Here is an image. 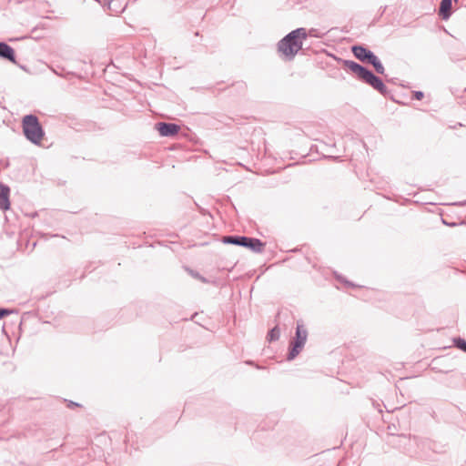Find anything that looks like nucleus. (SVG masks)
<instances>
[{
    "label": "nucleus",
    "mask_w": 466,
    "mask_h": 466,
    "mask_svg": "<svg viewBox=\"0 0 466 466\" xmlns=\"http://www.w3.org/2000/svg\"><path fill=\"white\" fill-rule=\"evenodd\" d=\"M308 37L306 28L299 27L286 35L278 43V52L287 61L294 59L295 56L302 48L303 41Z\"/></svg>",
    "instance_id": "1"
},
{
    "label": "nucleus",
    "mask_w": 466,
    "mask_h": 466,
    "mask_svg": "<svg viewBox=\"0 0 466 466\" xmlns=\"http://www.w3.org/2000/svg\"><path fill=\"white\" fill-rule=\"evenodd\" d=\"M343 66L350 70L358 80L370 86L381 95L387 94L388 88L383 81L367 67L352 60H343Z\"/></svg>",
    "instance_id": "2"
},
{
    "label": "nucleus",
    "mask_w": 466,
    "mask_h": 466,
    "mask_svg": "<svg viewBox=\"0 0 466 466\" xmlns=\"http://www.w3.org/2000/svg\"><path fill=\"white\" fill-rule=\"evenodd\" d=\"M22 129L25 138L34 145H40L45 130L36 116L29 114L22 118Z\"/></svg>",
    "instance_id": "3"
},
{
    "label": "nucleus",
    "mask_w": 466,
    "mask_h": 466,
    "mask_svg": "<svg viewBox=\"0 0 466 466\" xmlns=\"http://www.w3.org/2000/svg\"><path fill=\"white\" fill-rule=\"evenodd\" d=\"M222 241L225 244L247 248L256 253L262 252L265 246L260 239L246 236H225Z\"/></svg>",
    "instance_id": "4"
},
{
    "label": "nucleus",
    "mask_w": 466,
    "mask_h": 466,
    "mask_svg": "<svg viewBox=\"0 0 466 466\" xmlns=\"http://www.w3.org/2000/svg\"><path fill=\"white\" fill-rule=\"evenodd\" d=\"M308 338V331L305 326L298 322L296 328L295 338L290 342V349L288 354V360H294L302 350Z\"/></svg>",
    "instance_id": "5"
},
{
    "label": "nucleus",
    "mask_w": 466,
    "mask_h": 466,
    "mask_svg": "<svg viewBox=\"0 0 466 466\" xmlns=\"http://www.w3.org/2000/svg\"><path fill=\"white\" fill-rule=\"evenodd\" d=\"M351 52L362 63L370 64L376 55L363 46H353Z\"/></svg>",
    "instance_id": "6"
},
{
    "label": "nucleus",
    "mask_w": 466,
    "mask_h": 466,
    "mask_svg": "<svg viewBox=\"0 0 466 466\" xmlns=\"http://www.w3.org/2000/svg\"><path fill=\"white\" fill-rule=\"evenodd\" d=\"M156 127L162 137H173L180 130V127L174 123L159 122Z\"/></svg>",
    "instance_id": "7"
},
{
    "label": "nucleus",
    "mask_w": 466,
    "mask_h": 466,
    "mask_svg": "<svg viewBox=\"0 0 466 466\" xmlns=\"http://www.w3.org/2000/svg\"><path fill=\"white\" fill-rule=\"evenodd\" d=\"M10 188L8 186L0 183V209L7 210L10 208L9 201Z\"/></svg>",
    "instance_id": "8"
},
{
    "label": "nucleus",
    "mask_w": 466,
    "mask_h": 466,
    "mask_svg": "<svg viewBox=\"0 0 466 466\" xmlns=\"http://www.w3.org/2000/svg\"><path fill=\"white\" fill-rule=\"evenodd\" d=\"M453 0H441L440 8H439V15L442 20H448L451 15V7H452ZM458 0H455L457 2Z\"/></svg>",
    "instance_id": "9"
},
{
    "label": "nucleus",
    "mask_w": 466,
    "mask_h": 466,
    "mask_svg": "<svg viewBox=\"0 0 466 466\" xmlns=\"http://www.w3.org/2000/svg\"><path fill=\"white\" fill-rule=\"evenodd\" d=\"M0 57L15 62V50L4 42H0Z\"/></svg>",
    "instance_id": "10"
},
{
    "label": "nucleus",
    "mask_w": 466,
    "mask_h": 466,
    "mask_svg": "<svg viewBox=\"0 0 466 466\" xmlns=\"http://www.w3.org/2000/svg\"><path fill=\"white\" fill-rule=\"evenodd\" d=\"M370 65L373 66L375 71L378 74H380V75L384 74L385 68H384L383 65L381 64V62L380 61V59L377 57V56L371 60Z\"/></svg>",
    "instance_id": "11"
},
{
    "label": "nucleus",
    "mask_w": 466,
    "mask_h": 466,
    "mask_svg": "<svg viewBox=\"0 0 466 466\" xmlns=\"http://www.w3.org/2000/svg\"><path fill=\"white\" fill-rule=\"evenodd\" d=\"M279 336H280V330L279 329V327H274L273 329H271L269 330V332L268 333V339L269 341H276L279 339Z\"/></svg>",
    "instance_id": "12"
},
{
    "label": "nucleus",
    "mask_w": 466,
    "mask_h": 466,
    "mask_svg": "<svg viewBox=\"0 0 466 466\" xmlns=\"http://www.w3.org/2000/svg\"><path fill=\"white\" fill-rule=\"evenodd\" d=\"M453 344L456 348L466 352V340L461 338L453 339Z\"/></svg>",
    "instance_id": "13"
},
{
    "label": "nucleus",
    "mask_w": 466,
    "mask_h": 466,
    "mask_svg": "<svg viewBox=\"0 0 466 466\" xmlns=\"http://www.w3.org/2000/svg\"><path fill=\"white\" fill-rule=\"evenodd\" d=\"M187 270H188L189 274H190L193 278L198 279H199L200 281H202V282H204V283H207V282H208L207 279H206L205 277L201 276L198 272H196V271L191 270V269H187Z\"/></svg>",
    "instance_id": "14"
},
{
    "label": "nucleus",
    "mask_w": 466,
    "mask_h": 466,
    "mask_svg": "<svg viewBox=\"0 0 466 466\" xmlns=\"http://www.w3.org/2000/svg\"><path fill=\"white\" fill-rule=\"evenodd\" d=\"M424 97V93L421 91L412 92L411 99L421 100Z\"/></svg>",
    "instance_id": "15"
},
{
    "label": "nucleus",
    "mask_w": 466,
    "mask_h": 466,
    "mask_svg": "<svg viewBox=\"0 0 466 466\" xmlns=\"http://www.w3.org/2000/svg\"><path fill=\"white\" fill-rule=\"evenodd\" d=\"M13 311L7 309H0V319L10 315Z\"/></svg>",
    "instance_id": "16"
},
{
    "label": "nucleus",
    "mask_w": 466,
    "mask_h": 466,
    "mask_svg": "<svg viewBox=\"0 0 466 466\" xmlns=\"http://www.w3.org/2000/svg\"><path fill=\"white\" fill-rule=\"evenodd\" d=\"M308 33V36H314V37H319V35L317 34V29H314V28H311L309 30V32L307 31Z\"/></svg>",
    "instance_id": "17"
},
{
    "label": "nucleus",
    "mask_w": 466,
    "mask_h": 466,
    "mask_svg": "<svg viewBox=\"0 0 466 466\" xmlns=\"http://www.w3.org/2000/svg\"><path fill=\"white\" fill-rule=\"evenodd\" d=\"M96 2H98L99 4L103 5H107L108 6V9H110V4H111V0H96Z\"/></svg>",
    "instance_id": "18"
},
{
    "label": "nucleus",
    "mask_w": 466,
    "mask_h": 466,
    "mask_svg": "<svg viewBox=\"0 0 466 466\" xmlns=\"http://www.w3.org/2000/svg\"><path fill=\"white\" fill-rule=\"evenodd\" d=\"M67 406L71 408V407H73V406H79V404H78V403H76V402H73V401H69V403H68V405H67Z\"/></svg>",
    "instance_id": "19"
}]
</instances>
